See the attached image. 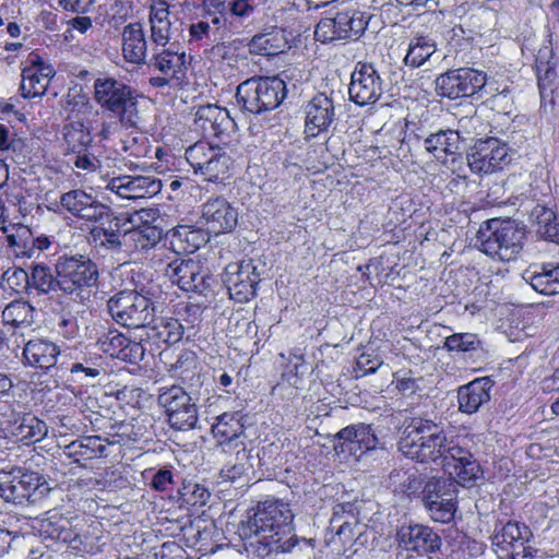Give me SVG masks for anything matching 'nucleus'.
Wrapping results in <instances>:
<instances>
[{
    "label": "nucleus",
    "instance_id": "35",
    "mask_svg": "<svg viewBox=\"0 0 559 559\" xmlns=\"http://www.w3.org/2000/svg\"><path fill=\"white\" fill-rule=\"evenodd\" d=\"M111 443L100 436H84L66 447V454L82 466L87 461L107 456V448Z\"/></svg>",
    "mask_w": 559,
    "mask_h": 559
},
{
    "label": "nucleus",
    "instance_id": "19",
    "mask_svg": "<svg viewBox=\"0 0 559 559\" xmlns=\"http://www.w3.org/2000/svg\"><path fill=\"white\" fill-rule=\"evenodd\" d=\"M245 415L240 412H226L216 417L212 425L214 439L224 452L236 451L237 459H247Z\"/></svg>",
    "mask_w": 559,
    "mask_h": 559
},
{
    "label": "nucleus",
    "instance_id": "25",
    "mask_svg": "<svg viewBox=\"0 0 559 559\" xmlns=\"http://www.w3.org/2000/svg\"><path fill=\"white\" fill-rule=\"evenodd\" d=\"M195 127L205 136L229 138L236 132V122L226 108L214 104L200 106L195 112Z\"/></svg>",
    "mask_w": 559,
    "mask_h": 559
},
{
    "label": "nucleus",
    "instance_id": "30",
    "mask_svg": "<svg viewBox=\"0 0 559 559\" xmlns=\"http://www.w3.org/2000/svg\"><path fill=\"white\" fill-rule=\"evenodd\" d=\"M202 266L192 259H176L166 270V276L185 292L202 293L206 289V275L202 274Z\"/></svg>",
    "mask_w": 559,
    "mask_h": 559
},
{
    "label": "nucleus",
    "instance_id": "34",
    "mask_svg": "<svg viewBox=\"0 0 559 559\" xmlns=\"http://www.w3.org/2000/svg\"><path fill=\"white\" fill-rule=\"evenodd\" d=\"M493 385L489 377L477 378L462 385L457 391L459 409L472 415L490 400V391Z\"/></svg>",
    "mask_w": 559,
    "mask_h": 559
},
{
    "label": "nucleus",
    "instance_id": "64",
    "mask_svg": "<svg viewBox=\"0 0 559 559\" xmlns=\"http://www.w3.org/2000/svg\"><path fill=\"white\" fill-rule=\"evenodd\" d=\"M230 47L226 43H217L204 50L205 58L213 63L227 59Z\"/></svg>",
    "mask_w": 559,
    "mask_h": 559
},
{
    "label": "nucleus",
    "instance_id": "54",
    "mask_svg": "<svg viewBox=\"0 0 559 559\" xmlns=\"http://www.w3.org/2000/svg\"><path fill=\"white\" fill-rule=\"evenodd\" d=\"M481 342L474 333H454L444 341V347L449 352L468 353L480 348Z\"/></svg>",
    "mask_w": 559,
    "mask_h": 559
},
{
    "label": "nucleus",
    "instance_id": "5",
    "mask_svg": "<svg viewBox=\"0 0 559 559\" xmlns=\"http://www.w3.org/2000/svg\"><path fill=\"white\" fill-rule=\"evenodd\" d=\"M286 93V83L282 78L258 76L238 85L236 99L243 111L260 115L277 108Z\"/></svg>",
    "mask_w": 559,
    "mask_h": 559
},
{
    "label": "nucleus",
    "instance_id": "43",
    "mask_svg": "<svg viewBox=\"0 0 559 559\" xmlns=\"http://www.w3.org/2000/svg\"><path fill=\"white\" fill-rule=\"evenodd\" d=\"M287 48V39L284 32L274 28L271 32L258 34L249 43L250 52L262 56H277Z\"/></svg>",
    "mask_w": 559,
    "mask_h": 559
},
{
    "label": "nucleus",
    "instance_id": "60",
    "mask_svg": "<svg viewBox=\"0 0 559 559\" xmlns=\"http://www.w3.org/2000/svg\"><path fill=\"white\" fill-rule=\"evenodd\" d=\"M156 559H188L187 551L176 542H166L155 552Z\"/></svg>",
    "mask_w": 559,
    "mask_h": 559
},
{
    "label": "nucleus",
    "instance_id": "56",
    "mask_svg": "<svg viewBox=\"0 0 559 559\" xmlns=\"http://www.w3.org/2000/svg\"><path fill=\"white\" fill-rule=\"evenodd\" d=\"M2 283L20 294L29 289V274L22 267L12 266L3 272Z\"/></svg>",
    "mask_w": 559,
    "mask_h": 559
},
{
    "label": "nucleus",
    "instance_id": "62",
    "mask_svg": "<svg viewBox=\"0 0 559 559\" xmlns=\"http://www.w3.org/2000/svg\"><path fill=\"white\" fill-rule=\"evenodd\" d=\"M227 7L230 15L238 19L249 17L254 9L251 0H231Z\"/></svg>",
    "mask_w": 559,
    "mask_h": 559
},
{
    "label": "nucleus",
    "instance_id": "18",
    "mask_svg": "<svg viewBox=\"0 0 559 559\" xmlns=\"http://www.w3.org/2000/svg\"><path fill=\"white\" fill-rule=\"evenodd\" d=\"M456 483L453 479L429 481L424 489V503L436 522L449 523L456 511Z\"/></svg>",
    "mask_w": 559,
    "mask_h": 559
},
{
    "label": "nucleus",
    "instance_id": "7",
    "mask_svg": "<svg viewBox=\"0 0 559 559\" xmlns=\"http://www.w3.org/2000/svg\"><path fill=\"white\" fill-rule=\"evenodd\" d=\"M107 308L112 320L129 329L145 328L156 313V304L136 290H121L109 298Z\"/></svg>",
    "mask_w": 559,
    "mask_h": 559
},
{
    "label": "nucleus",
    "instance_id": "46",
    "mask_svg": "<svg viewBox=\"0 0 559 559\" xmlns=\"http://www.w3.org/2000/svg\"><path fill=\"white\" fill-rule=\"evenodd\" d=\"M19 258L34 257V235L32 230L24 225H13L9 227V234L4 241Z\"/></svg>",
    "mask_w": 559,
    "mask_h": 559
},
{
    "label": "nucleus",
    "instance_id": "27",
    "mask_svg": "<svg viewBox=\"0 0 559 559\" xmlns=\"http://www.w3.org/2000/svg\"><path fill=\"white\" fill-rule=\"evenodd\" d=\"M29 64L22 69L21 95L24 98L41 97L56 71L53 67L45 62L38 55H31Z\"/></svg>",
    "mask_w": 559,
    "mask_h": 559
},
{
    "label": "nucleus",
    "instance_id": "12",
    "mask_svg": "<svg viewBox=\"0 0 559 559\" xmlns=\"http://www.w3.org/2000/svg\"><path fill=\"white\" fill-rule=\"evenodd\" d=\"M511 160V148L497 138L479 140L467 154L471 171L481 176L502 170Z\"/></svg>",
    "mask_w": 559,
    "mask_h": 559
},
{
    "label": "nucleus",
    "instance_id": "26",
    "mask_svg": "<svg viewBox=\"0 0 559 559\" xmlns=\"http://www.w3.org/2000/svg\"><path fill=\"white\" fill-rule=\"evenodd\" d=\"M162 181L154 176H118L107 180L106 189L121 199L135 200L156 195Z\"/></svg>",
    "mask_w": 559,
    "mask_h": 559
},
{
    "label": "nucleus",
    "instance_id": "8",
    "mask_svg": "<svg viewBox=\"0 0 559 559\" xmlns=\"http://www.w3.org/2000/svg\"><path fill=\"white\" fill-rule=\"evenodd\" d=\"M194 174L210 182L223 181L228 177L233 160L226 151L205 141L189 146L185 153Z\"/></svg>",
    "mask_w": 559,
    "mask_h": 559
},
{
    "label": "nucleus",
    "instance_id": "41",
    "mask_svg": "<svg viewBox=\"0 0 559 559\" xmlns=\"http://www.w3.org/2000/svg\"><path fill=\"white\" fill-rule=\"evenodd\" d=\"M523 278L534 290L543 295L559 294V265L545 264L539 269H527Z\"/></svg>",
    "mask_w": 559,
    "mask_h": 559
},
{
    "label": "nucleus",
    "instance_id": "17",
    "mask_svg": "<svg viewBox=\"0 0 559 559\" xmlns=\"http://www.w3.org/2000/svg\"><path fill=\"white\" fill-rule=\"evenodd\" d=\"M367 27L362 13L357 11L337 12L332 17H323L316 26L314 37L321 43L341 39H356Z\"/></svg>",
    "mask_w": 559,
    "mask_h": 559
},
{
    "label": "nucleus",
    "instance_id": "53",
    "mask_svg": "<svg viewBox=\"0 0 559 559\" xmlns=\"http://www.w3.org/2000/svg\"><path fill=\"white\" fill-rule=\"evenodd\" d=\"M160 230L153 226H143L123 234L124 241H132L140 251L148 250L160 239Z\"/></svg>",
    "mask_w": 559,
    "mask_h": 559
},
{
    "label": "nucleus",
    "instance_id": "28",
    "mask_svg": "<svg viewBox=\"0 0 559 559\" xmlns=\"http://www.w3.org/2000/svg\"><path fill=\"white\" fill-rule=\"evenodd\" d=\"M305 115V134L307 138H316L326 132L334 121V102L320 93L306 105Z\"/></svg>",
    "mask_w": 559,
    "mask_h": 559
},
{
    "label": "nucleus",
    "instance_id": "9",
    "mask_svg": "<svg viewBox=\"0 0 559 559\" xmlns=\"http://www.w3.org/2000/svg\"><path fill=\"white\" fill-rule=\"evenodd\" d=\"M55 269L59 276V288L67 294L97 286L98 269L90 258L81 254L62 255L57 260Z\"/></svg>",
    "mask_w": 559,
    "mask_h": 559
},
{
    "label": "nucleus",
    "instance_id": "13",
    "mask_svg": "<svg viewBox=\"0 0 559 559\" xmlns=\"http://www.w3.org/2000/svg\"><path fill=\"white\" fill-rule=\"evenodd\" d=\"M158 404L165 409L168 423L174 429L187 431L197 427V405L181 386L173 385L162 390Z\"/></svg>",
    "mask_w": 559,
    "mask_h": 559
},
{
    "label": "nucleus",
    "instance_id": "52",
    "mask_svg": "<svg viewBox=\"0 0 559 559\" xmlns=\"http://www.w3.org/2000/svg\"><path fill=\"white\" fill-rule=\"evenodd\" d=\"M388 486L394 493L409 496L419 488L420 483L414 471L400 468L390 473Z\"/></svg>",
    "mask_w": 559,
    "mask_h": 559
},
{
    "label": "nucleus",
    "instance_id": "24",
    "mask_svg": "<svg viewBox=\"0 0 559 559\" xmlns=\"http://www.w3.org/2000/svg\"><path fill=\"white\" fill-rule=\"evenodd\" d=\"M63 354H66V349H61L59 345L46 337L27 341L22 353L26 366L45 372L52 368L59 372L58 366L62 361Z\"/></svg>",
    "mask_w": 559,
    "mask_h": 559
},
{
    "label": "nucleus",
    "instance_id": "57",
    "mask_svg": "<svg viewBox=\"0 0 559 559\" xmlns=\"http://www.w3.org/2000/svg\"><path fill=\"white\" fill-rule=\"evenodd\" d=\"M189 44L202 46L212 40L213 26L209 20H198L189 25ZM216 39L214 37L213 41Z\"/></svg>",
    "mask_w": 559,
    "mask_h": 559
},
{
    "label": "nucleus",
    "instance_id": "22",
    "mask_svg": "<svg viewBox=\"0 0 559 559\" xmlns=\"http://www.w3.org/2000/svg\"><path fill=\"white\" fill-rule=\"evenodd\" d=\"M58 368L62 373L70 372L72 381L86 384L106 372L102 356L78 348H66Z\"/></svg>",
    "mask_w": 559,
    "mask_h": 559
},
{
    "label": "nucleus",
    "instance_id": "1",
    "mask_svg": "<svg viewBox=\"0 0 559 559\" xmlns=\"http://www.w3.org/2000/svg\"><path fill=\"white\" fill-rule=\"evenodd\" d=\"M399 450L420 463L441 459L449 477L463 487L473 486L481 475V467L469 450L449 440L443 425L428 418L414 417L405 425Z\"/></svg>",
    "mask_w": 559,
    "mask_h": 559
},
{
    "label": "nucleus",
    "instance_id": "50",
    "mask_svg": "<svg viewBox=\"0 0 559 559\" xmlns=\"http://www.w3.org/2000/svg\"><path fill=\"white\" fill-rule=\"evenodd\" d=\"M48 432L45 421L35 416L23 417L21 424L15 428V436L25 444H32L43 440Z\"/></svg>",
    "mask_w": 559,
    "mask_h": 559
},
{
    "label": "nucleus",
    "instance_id": "37",
    "mask_svg": "<svg viewBox=\"0 0 559 559\" xmlns=\"http://www.w3.org/2000/svg\"><path fill=\"white\" fill-rule=\"evenodd\" d=\"M150 64L162 74L181 81L187 70V56L183 51L175 50L173 46L163 47L160 51L153 53Z\"/></svg>",
    "mask_w": 559,
    "mask_h": 559
},
{
    "label": "nucleus",
    "instance_id": "55",
    "mask_svg": "<svg viewBox=\"0 0 559 559\" xmlns=\"http://www.w3.org/2000/svg\"><path fill=\"white\" fill-rule=\"evenodd\" d=\"M68 156L69 160L76 169L85 171L86 174L95 173L102 168V162L93 152V146L86 147L80 151V153H71Z\"/></svg>",
    "mask_w": 559,
    "mask_h": 559
},
{
    "label": "nucleus",
    "instance_id": "44",
    "mask_svg": "<svg viewBox=\"0 0 559 559\" xmlns=\"http://www.w3.org/2000/svg\"><path fill=\"white\" fill-rule=\"evenodd\" d=\"M531 219L540 238L559 245V222L551 209L537 204L532 210Z\"/></svg>",
    "mask_w": 559,
    "mask_h": 559
},
{
    "label": "nucleus",
    "instance_id": "58",
    "mask_svg": "<svg viewBox=\"0 0 559 559\" xmlns=\"http://www.w3.org/2000/svg\"><path fill=\"white\" fill-rule=\"evenodd\" d=\"M201 307L197 304H187L178 311L179 320L185 325V332L192 330L201 321Z\"/></svg>",
    "mask_w": 559,
    "mask_h": 559
},
{
    "label": "nucleus",
    "instance_id": "2",
    "mask_svg": "<svg viewBox=\"0 0 559 559\" xmlns=\"http://www.w3.org/2000/svg\"><path fill=\"white\" fill-rule=\"evenodd\" d=\"M294 513L289 504L280 499H266L257 506L252 516L239 527V535L250 539L260 557L266 554V544L284 538L290 532Z\"/></svg>",
    "mask_w": 559,
    "mask_h": 559
},
{
    "label": "nucleus",
    "instance_id": "23",
    "mask_svg": "<svg viewBox=\"0 0 559 559\" xmlns=\"http://www.w3.org/2000/svg\"><path fill=\"white\" fill-rule=\"evenodd\" d=\"M400 549L418 556L435 554L440 549L441 538L432 528L423 524L402 525L396 532Z\"/></svg>",
    "mask_w": 559,
    "mask_h": 559
},
{
    "label": "nucleus",
    "instance_id": "47",
    "mask_svg": "<svg viewBox=\"0 0 559 559\" xmlns=\"http://www.w3.org/2000/svg\"><path fill=\"white\" fill-rule=\"evenodd\" d=\"M63 110L67 114L66 122L84 121L92 114L93 105L81 88H71L64 98Z\"/></svg>",
    "mask_w": 559,
    "mask_h": 559
},
{
    "label": "nucleus",
    "instance_id": "16",
    "mask_svg": "<svg viewBox=\"0 0 559 559\" xmlns=\"http://www.w3.org/2000/svg\"><path fill=\"white\" fill-rule=\"evenodd\" d=\"M486 82L485 72L472 68H460L439 75L435 85L439 96L456 99L473 96L485 87Z\"/></svg>",
    "mask_w": 559,
    "mask_h": 559
},
{
    "label": "nucleus",
    "instance_id": "29",
    "mask_svg": "<svg viewBox=\"0 0 559 559\" xmlns=\"http://www.w3.org/2000/svg\"><path fill=\"white\" fill-rule=\"evenodd\" d=\"M97 344L109 356L132 365L139 364L145 355V349L141 342L131 341L116 330H110L103 334L98 338Z\"/></svg>",
    "mask_w": 559,
    "mask_h": 559
},
{
    "label": "nucleus",
    "instance_id": "61",
    "mask_svg": "<svg viewBox=\"0 0 559 559\" xmlns=\"http://www.w3.org/2000/svg\"><path fill=\"white\" fill-rule=\"evenodd\" d=\"M96 0H58V4L67 12L85 14L91 11Z\"/></svg>",
    "mask_w": 559,
    "mask_h": 559
},
{
    "label": "nucleus",
    "instance_id": "59",
    "mask_svg": "<svg viewBox=\"0 0 559 559\" xmlns=\"http://www.w3.org/2000/svg\"><path fill=\"white\" fill-rule=\"evenodd\" d=\"M74 550L81 555H94L102 551V545L99 544L98 536H92L90 532H82L78 544L74 546Z\"/></svg>",
    "mask_w": 559,
    "mask_h": 559
},
{
    "label": "nucleus",
    "instance_id": "45",
    "mask_svg": "<svg viewBox=\"0 0 559 559\" xmlns=\"http://www.w3.org/2000/svg\"><path fill=\"white\" fill-rule=\"evenodd\" d=\"M91 229V238L96 246L117 250L124 241L123 235L120 231V223L118 218L104 219Z\"/></svg>",
    "mask_w": 559,
    "mask_h": 559
},
{
    "label": "nucleus",
    "instance_id": "4",
    "mask_svg": "<svg viewBox=\"0 0 559 559\" xmlns=\"http://www.w3.org/2000/svg\"><path fill=\"white\" fill-rule=\"evenodd\" d=\"M524 233L511 219L492 218L480 225L477 233L478 248L486 255L510 262L523 248Z\"/></svg>",
    "mask_w": 559,
    "mask_h": 559
},
{
    "label": "nucleus",
    "instance_id": "42",
    "mask_svg": "<svg viewBox=\"0 0 559 559\" xmlns=\"http://www.w3.org/2000/svg\"><path fill=\"white\" fill-rule=\"evenodd\" d=\"M85 524H81L80 521L75 523L68 519H58L56 521L47 520L44 524L45 533L52 539L68 544L71 549L74 550L75 544L83 532Z\"/></svg>",
    "mask_w": 559,
    "mask_h": 559
},
{
    "label": "nucleus",
    "instance_id": "63",
    "mask_svg": "<svg viewBox=\"0 0 559 559\" xmlns=\"http://www.w3.org/2000/svg\"><path fill=\"white\" fill-rule=\"evenodd\" d=\"M247 472L243 463H228L221 471V478L223 481L234 483L241 478Z\"/></svg>",
    "mask_w": 559,
    "mask_h": 559
},
{
    "label": "nucleus",
    "instance_id": "14",
    "mask_svg": "<svg viewBox=\"0 0 559 559\" xmlns=\"http://www.w3.org/2000/svg\"><path fill=\"white\" fill-rule=\"evenodd\" d=\"M475 123H479L478 117H463L459 121V130L447 129L430 133L424 140V147L441 164L455 162L464 134H469L471 128H475Z\"/></svg>",
    "mask_w": 559,
    "mask_h": 559
},
{
    "label": "nucleus",
    "instance_id": "10",
    "mask_svg": "<svg viewBox=\"0 0 559 559\" xmlns=\"http://www.w3.org/2000/svg\"><path fill=\"white\" fill-rule=\"evenodd\" d=\"M240 211L236 203L223 195L211 197L200 205L199 224L209 236L231 234L239 223Z\"/></svg>",
    "mask_w": 559,
    "mask_h": 559
},
{
    "label": "nucleus",
    "instance_id": "31",
    "mask_svg": "<svg viewBox=\"0 0 559 559\" xmlns=\"http://www.w3.org/2000/svg\"><path fill=\"white\" fill-rule=\"evenodd\" d=\"M552 49L545 46L539 49L536 57V72L538 81V90L540 94V106L543 108H550L554 105V93L558 86V76L556 72V62Z\"/></svg>",
    "mask_w": 559,
    "mask_h": 559
},
{
    "label": "nucleus",
    "instance_id": "20",
    "mask_svg": "<svg viewBox=\"0 0 559 559\" xmlns=\"http://www.w3.org/2000/svg\"><path fill=\"white\" fill-rule=\"evenodd\" d=\"M383 81L372 63L358 62L352 73L348 95L358 106L374 104L383 93Z\"/></svg>",
    "mask_w": 559,
    "mask_h": 559
},
{
    "label": "nucleus",
    "instance_id": "6",
    "mask_svg": "<svg viewBox=\"0 0 559 559\" xmlns=\"http://www.w3.org/2000/svg\"><path fill=\"white\" fill-rule=\"evenodd\" d=\"M50 491L49 484L37 472L22 467L0 471V497L5 502L24 504L36 502Z\"/></svg>",
    "mask_w": 559,
    "mask_h": 559
},
{
    "label": "nucleus",
    "instance_id": "33",
    "mask_svg": "<svg viewBox=\"0 0 559 559\" xmlns=\"http://www.w3.org/2000/svg\"><path fill=\"white\" fill-rule=\"evenodd\" d=\"M121 51L124 61L133 66L146 63L147 39L141 23L127 24L121 33Z\"/></svg>",
    "mask_w": 559,
    "mask_h": 559
},
{
    "label": "nucleus",
    "instance_id": "36",
    "mask_svg": "<svg viewBox=\"0 0 559 559\" xmlns=\"http://www.w3.org/2000/svg\"><path fill=\"white\" fill-rule=\"evenodd\" d=\"M169 5L164 0H153L150 5L148 22L151 39L156 46L165 47L171 38Z\"/></svg>",
    "mask_w": 559,
    "mask_h": 559
},
{
    "label": "nucleus",
    "instance_id": "40",
    "mask_svg": "<svg viewBox=\"0 0 559 559\" xmlns=\"http://www.w3.org/2000/svg\"><path fill=\"white\" fill-rule=\"evenodd\" d=\"M62 141L64 155L80 153L86 147H92L93 135L90 123L83 120H70L62 127Z\"/></svg>",
    "mask_w": 559,
    "mask_h": 559
},
{
    "label": "nucleus",
    "instance_id": "15",
    "mask_svg": "<svg viewBox=\"0 0 559 559\" xmlns=\"http://www.w3.org/2000/svg\"><path fill=\"white\" fill-rule=\"evenodd\" d=\"M58 207L60 213H67L90 224L100 223L111 217L109 207L82 188L63 192L59 198Z\"/></svg>",
    "mask_w": 559,
    "mask_h": 559
},
{
    "label": "nucleus",
    "instance_id": "51",
    "mask_svg": "<svg viewBox=\"0 0 559 559\" xmlns=\"http://www.w3.org/2000/svg\"><path fill=\"white\" fill-rule=\"evenodd\" d=\"M59 287V276L44 264H35L29 273V289L38 294H49Z\"/></svg>",
    "mask_w": 559,
    "mask_h": 559
},
{
    "label": "nucleus",
    "instance_id": "11",
    "mask_svg": "<svg viewBox=\"0 0 559 559\" xmlns=\"http://www.w3.org/2000/svg\"><path fill=\"white\" fill-rule=\"evenodd\" d=\"M532 536L533 533L526 524L508 521L496 526L491 544L499 559H530L532 547L527 544Z\"/></svg>",
    "mask_w": 559,
    "mask_h": 559
},
{
    "label": "nucleus",
    "instance_id": "32",
    "mask_svg": "<svg viewBox=\"0 0 559 559\" xmlns=\"http://www.w3.org/2000/svg\"><path fill=\"white\" fill-rule=\"evenodd\" d=\"M338 440L335 449L341 452H349L357 454L358 452L365 453L377 447L378 438L373 433L369 425H355L343 428L336 433Z\"/></svg>",
    "mask_w": 559,
    "mask_h": 559
},
{
    "label": "nucleus",
    "instance_id": "38",
    "mask_svg": "<svg viewBox=\"0 0 559 559\" xmlns=\"http://www.w3.org/2000/svg\"><path fill=\"white\" fill-rule=\"evenodd\" d=\"M266 554L263 558L272 555L287 554L292 559H313L314 558V539L299 538L290 536L287 539L271 540L266 544Z\"/></svg>",
    "mask_w": 559,
    "mask_h": 559
},
{
    "label": "nucleus",
    "instance_id": "3",
    "mask_svg": "<svg viewBox=\"0 0 559 559\" xmlns=\"http://www.w3.org/2000/svg\"><path fill=\"white\" fill-rule=\"evenodd\" d=\"M93 95L96 104L115 116L122 127L129 129L139 124L140 95L131 85L110 75H99L94 80Z\"/></svg>",
    "mask_w": 559,
    "mask_h": 559
},
{
    "label": "nucleus",
    "instance_id": "49",
    "mask_svg": "<svg viewBox=\"0 0 559 559\" xmlns=\"http://www.w3.org/2000/svg\"><path fill=\"white\" fill-rule=\"evenodd\" d=\"M34 311L27 301L14 300L2 310V321L14 328L31 325Z\"/></svg>",
    "mask_w": 559,
    "mask_h": 559
},
{
    "label": "nucleus",
    "instance_id": "39",
    "mask_svg": "<svg viewBox=\"0 0 559 559\" xmlns=\"http://www.w3.org/2000/svg\"><path fill=\"white\" fill-rule=\"evenodd\" d=\"M147 337L157 345H173L180 342L185 334V325L179 319L173 317H153L151 324H147Z\"/></svg>",
    "mask_w": 559,
    "mask_h": 559
},
{
    "label": "nucleus",
    "instance_id": "48",
    "mask_svg": "<svg viewBox=\"0 0 559 559\" xmlns=\"http://www.w3.org/2000/svg\"><path fill=\"white\" fill-rule=\"evenodd\" d=\"M436 51L435 43L428 37L413 38L407 48L404 63L411 68L421 67Z\"/></svg>",
    "mask_w": 559,
    "mask_h": 559
},
{
    "label": "nucleus",
    "instance_id": "21",
    "mask_svg": "<svg viewBox=\"0 0 559 559\" xmlns=\"http://www.w3.org/2000/svg\"><path fill=\"white\" fill-rule=\"evenodd\" d=\"M222 280L230 298L240 304L254 297L255 287L260 281L251 261L229 263L224 270Z\"/></svg>",
    "mask_w": 559,
    "mask_h": 559
}]
</instances>
